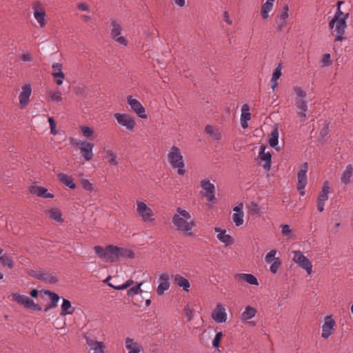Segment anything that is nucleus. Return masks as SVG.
I'll use <instances>...</instances> for the list:
<instances>
[{
  "label": "nucleus",
  "mask_w": 353,
  "mask_h": 353,
  "mask_svg": "<svg viewBox=\"0 0 353 353\" xmlns=\"http://www.w3.org/2000/svg\"><path fill=\"white\" fill-rule=\"evenodd\" d=\"M172 223L179 232L189 236L194 235L192 228L196 223L188 211L177 208L172 217Z\"/></svg>",
  "instance_id": "f257e3e1"
},
{
  "label": "nucleus",
  "mask_w": 353,
  "mask_h": 353,
  "mask_svg": "<svg viewBox=\"0 0 353 353\" xmlns=\"http://www.w3.org/2000/svg\"><path fill=\"white\" fill-rule=\"evenodd\" d=\"M168 159L170 165L174 169H177L179 175L185 174V163L181 150L176 146H172L168 154Z\"/></svg>",
  "instance_id": "f03ea898"
},
{
  "label": "nucleus",
  "mask_w": 353,
  "mask_h": 353,
  "mask_svg": "<svg viewBox=\"0 0 353 353\" xmlns=\"http://www.w3.org/2000/svg\"><path fill=\"white\" fill-rule=\"evenodd\" d=\"M110 23V35L112 38L119 44L126 46L128 45L127 39L121 36L123 30L121 22L116 19H111Z\"/></svg>",
  "instance_id": "7ed1b4c3"
},
{
  "label": "nucleus",
  "mask_w": 353,
  "mask_h": 353,
  "mask_svg": "<svg viewBox=\"0 0 353 353\" xmlns=\"http://www.w3.org/2000/svg\"><path fill=\"white\" fill-rule=\"evenodd\" d=\"M293 261L310 275L312 272V265L310 261L300 250L293 251Z\"/></svg>",
  "instance_id": "20e7f679"
},
{
  "label": "nucleus",
  "mask_w": 353,
  "mask_h": 353,
  "mask_svg": "<svg viewBox=\"0 0 353 353\" xmlns=\"http://www.w3.org/2000/svg\"><path fill=\"white\" fill-rule=\"evenodd\" d=\"M137 212L144 222L152 221L154 213L150 208L143 201H137Z\"/></svg>",
  "instance_id": "39448f33"
},
{
  "label": "nucleus",
  "mask_w": 353,
  "mask_h": 353,
  "mask_svg": "<svg viewBox=\"0 0 353 353\" xmlns=\"http://www.w3.org/2000/svg\"><path fill=\"white\" fill-rule=\"evenodd\" d=\"M34 19L39 23L41 28L46 26V12L42 4L39 1H35L32 6Z\"/></svg>",
  "instance_id": "423d86ee"
},
{
  "label": "nucleus",
  "mask_w": 353,
  "mask_h": 353,
  "mask_svg": "<svg viewBox=\"0 0 353 353\" xmlns=\"http://www.w3.org/2000/svg\"><path fill=\"white\" fill-rule=\"evenodd\" d=\"M114 118L117 119L118 123L123 127H125L128 130H133L135 126V121L134 118L128 114H114Z\"/></svg>",
  "instance_id": "0eeeda50"
},
{
  "label": "nucleus",
  "mask_w": 353,
  "mask_h": 353,
  "mask_svg": "<svg viewBox=\"0 0 353 353\" xmlns=\"http://www.w3.org/2000/svg\"><path fill=\"white\" fill-rule=\"evenodd\" d=\"M74 146L79 148L81 154L85 161H90L93 157L92 149L94 144L92 143L79 141L74 144Z\"/></svg>",
  "instance_id": "6e6552de"
},
{
  "label": "nucleus",
  "mask_w": 353,
  "mask_h": 353,
  "mask_svg": "<svg viewBox=\"0 0 353 353\" xmlns=\"http://www.w3.org/2000/svg\"><path fill=\"white\" fill-rule=\"evenodd\" d=\"M128 103L131 109L141 119H146L145 109L142 104L136 99H133L132 96L128 97Z\"/></svg>",
  "instance_id": "1a4fd4ad"
},
{
  "label": "nucleus",
  "mask_w": 353,
  "mask_h": 353,
  "mask_svg": "<svg viewBox=\"0 0 353 353\" xmlns=\"http://www.w3.org/2000/svg\"><path fill=\"white\" fill-rule=\"evenodd\" d=\"M32 93V88L30 84H26L21 87V91L19 96V108L23 109L30 101V97Z\"/></svg>",
  "instance_id": "9d476101"
},
{
  "label": "nucleus",
  "mask_w": 353,
  "mask_h": 353,
  "mask_svg": "<svg viewBox=\"0 0 353 353\" xmlns=\"http://www.w3.org/2000/svg\"><path fill=\"white\" fill-rule=\"evenodd\" d=\"M347 28L346 21L343 19H337L336 22L334 23L332 27H330L331 29L334 28V32H336L335 41H342L345 39L343 35L345 32V29Z\"/></svg>",
  "instance_id": "9b49d317"
},
{
  "label": "nucleus",
  "mask_w": 353,
  "mask_h": 353,
  "mask_svg": "<svg viewBox=\"0 0 353 353\" xmlns=\"http://www.w3.org/2000/svg\"><path fill=\"white\" fill-rule=\"evenodd\" d=\"M201 187L205 191V196L209 201L215 200V186L209 179L201 180Z\"/></svg>",
  "instance_id": "f8f14e48"
},
{
  "label": "nucleus",
  "mask_w": 353,
  "mask_h": 353,
  "mask_svg": "<svg viewBox=\"0 0 353 353\" xmlns=\"http://www.w3.org/2000/svg\"><path fill=\"white\" fill-rule=\"evenodd\" d=\"M336 325V322L332 316H327L325 318L324 323L322 325L321 336L324 339H327L332 334L334 327Z\"/></svg>",
  "instance_id": "ddd939ff"
},
{
  "label": "nucleus",
  "mask_w": 353,
  "mask_h": 353,
  "mask_svg": "<svg viewBox=\"0 0 353 353\" xmlns=\"http://www.w3.org/2000/svg\"><path fill=\"white\" fill-rule=\"evenodd\" d=\"M308 166L307 163H304L301 167L300 170L297 174V189L298 190H303L306 186L307 184V175L306 173L307 172Z\"/></svg>",
  "instance_id": "4468645a"
},
{
  "label": "nucleus",
  "mask_w": 353,
  "mask_h": 353,
  "mask_svg": "<svg viewBox=\"0 0 353 353\" xmlns=\"http://www.w3.org/2000/svg\"><path fill=\"white\" fill-rule=\"evenodd\" d=\"M266 146L262 144L259 148V158L261 161H264L265 163L263 167L265 170L269 171L271 167V158L272 155L270 152H265Z\"/></svg>",
  "instance_id": "2eb2a0df"
},
{
  "label": "nucleus",
  "mask_w": 353,
  "mask_h": 353,
  "mask_svg": "<svg viewBox=\"0 0 353 353\" xmlns=\"http://www.w3.org/2000/svg\"><path fill=\"white\" fill-rule=\"evenodd\" d=\"M212 319L219 323H225L227 320L225 309L221 304H217L212 313Z\"/></svg>",
  "instance_id": "dca6fc26"
},
{
  "label": "nucleus",
  "mask_w": 353,
  "mask_h": 353,
  "mask_svg": "<svg viewBox=\"0 0 353 353\" xmlns=\"http://www.w3.org/2000/svg\"><path fill=\"white\" fill-rule=\"evenodd\" d=\"M29 191L32 194L36 195L39 197L45 199L54 198V194L49 193L48 190L44 187L32 185L29 188Z\"/></svg>",
  "instance_id": "f3484780"
},
{
  "label": "nucleus",
  "mask_w": 353,
  "mask_h": 353,
  "mask_svg": "<svg viewBox=\"0 0 353 353\" xmlns=\"http://www.w3.org/2000/svg\"><path fill=\"white\" fill-rule=\"evenodd\" d=\"M52 75L54 79H56V83L58 85H61L65 78V74L62 72V65L59 63H56L52 65Z\"/></svg>",
  "instance_id": "a211bd4d"
},
{
  "label": "nucleus",
  "mask_w": 353,
  "mask_h": 353,
  "mask_svg": "<svg viewBox=\"0 0 353 353\" xmlns=\"http://www.w3.org/2000/svg\"><path fill=\"white\" fill-rule=\"evenodd\" d=\"M119 247L113 245H107L105 261L114 263L119 261Z\"/></svg>",
  "instance_id": "6ab92c4d"
},
{
  "label": "nucleus",
  "mask_w": 353,
  "mask_h": 353,
  "mask_svg": "<svg viewBox=\"0 0 353 353\" xmlns=\"http://www.w3.org/2000/svg\"><path fill=\"white\" fill-rule=\"evenodd\" d=\"M170 288L169 275L163 274L159 276V284L157 289L158 295L161 296L164 294L165 291L168 290Z\"/></svg>",
  "instance_id": "aec40b11"
},
{
  "label": "nucleus",
  "mask_w": 353,
  "mask_h": 353,
  "mask_svg": "<svg viewBox=\"0 0 353 353\" xmlns=\"http://www.w3.org/2000/svg\"><path fill=\"white\" fill-rule=\"evenodd\" d=\"M295 105L299 110L298 115L302 121H305L307 119L306 112L307 110V103L305 99H295Z\"/></svg>",
  "instance_id": "412c9836"
},
{
  "label": "nucleus",
  "mask_w": 353,
  "mask_h": 353,
  "mask_svg": "<svg viewBox=\"0 0 353 353\" xmlns=\"http://www.w3.org/2000/svg\"><path fill=\"white\" fill-rule=\"evenodd\" d=\"M214 231L218 233L217 239L224 243L225 246H228L234 243L233 238L230 234H226L225 230H221L220 228L216 227Z\"/></svg>",
  "instance_id": "4be33fe9"
},
{
  "label": "nucleus",
  "mask_w": 353,
  "mask_h": 353,
  "mask_svg": "<svg viewBox=\"0 0 353 353\" xmlns=\"http://www.w3.org/2000/svg\"><path fill=\"white\" fill-rule=\"evenodd\" d=\"M125 345L128 353H140L143 350L141 344L130 337L125 339Z\"/></svg>",
  "instance_id": "5701e85b"
},
{
  "label": "nucleus",
  "mask_w": 353,
  "mask_h": 353,
  "mask_svg": "<svg viewBox=\"0 0 353 353\" xmlns=\"http://www.w3.org/2000/svg\"><path fill=\"white\" fill-rule=\"evenodd\" d=\"M57 177L59 181L64 185L72 190L76 188V185L74 183L73 178L71 175L59 172L57 174Z\"/></svg>",
  "instance_id": "b1692460"
},
{
  "label": "nucleus",
  "mask_w": 353,
  "mask_h": 353,
  "mask_svg": "<svg viewBox=\"0 0 353 353\" xmlns=\"http://www.w3.org/2000/svg\"><path fill=\"white\" fill-rule=\"evenodd\" d=\"M235 279L238 281H244L251 285H257L259 284L257 279L251 274H236L235 275Z\"/></svg>",
  "instance_id": "393cba45"
},
{
  "label": "nucleus",
  "mask_w": 353,
  "mask_h": 353,
  "mask_svg": "<svg viewBox=\"0 0 353 353\" xmlns=\"http://www.w3.org/2000/svg\"><path fill=\"white\" fill-rule=\"evenodd\" d=\"M39 280L49 284H54L58 281L55 274L48 272H42L39 274Z\"/></svg>",
  "instance_id": "a878e982"
},
{
  "label": "nucleus",
  "mask_w": 353,
  "mask_h": 353,
  "mask_svg": "<svg viewBox=\"0 0 353 353\" xmlns=\"http://www.w3.org/2000/svg\"><path fill=\"white\" fill-rule=\"evenodd\" d=\"M174 281L178 286L183 288L184 291H189V288L190 286V282L185 277L182 276L180 274H176L174 277Z\"/></svg>",
  "instance_id": "bb28decb"
},
{
  "label": "nucleus",
  "mask_w": 353,
  "mask_h": 353,
  "mask_svg": "<svg viewBox=\"0 0 353 353\" xmlns=\"http://www.w3.org/2000/svg\"><path fill=\"white\" fill-rule=\"evenodd\" d=\"M274 0H267L265 3L262 5L261 14L263 19H266L269 17V12H270L273 8Z\"/></svg>",
  "instance_id": "cd10ccee"
},
{
  "label": "nucleus",
  "mask_w": 353,
  "mask_h": 353,
  "mask_svg": "<svg viewBox=\"0 0 353 353\" xmlns=\"http://www.w3.org/2000/svg\"><path fill=\"white\" fill-rule=\"evenodd\" d=\"M353 174V168L352 165H348L346 166L345 170L343 172V174L341 177V183L345 185H347L351 181V178Z\"/></svg>",
  "instance_id": "c85d7f7f"
},
{
  "label": "nucleus",
  "mask_w": 353,
  "mask_h": 353,
  "mask_svg": "<svg viewBox=\"0 0 353 353\" xmlns=\"http://www.w3.org/2000/svg\"><path fill=\"white\" fill-rule=\"evenodd\" d=\"M61 315L65 316L68 314H72L74 311V308L72 307L71 303L69 300L63 299L61 306Z\"/></svg>",
  "instance_id": "c756f323"
},
{
  "label": "nucleus",
  "mask_w": 353,
  "mask_h": 353,
  "mask_svg": "<svg viewBox=\"0 0 353 353\" xmlns=\"http://www.w3.org/2000/svg\"><path fill=\"white\" fill-rule=\"evenodd\" d=\"M330 187L327 181L323 183L322 190L319 193L318 200L319 201L325 202L328 200V194L330 192Z\"/></svg>",
  "instance_id": "7c9ffc66"
},
{
  "label": "nucleus",
  "mask_w": 353,
  "mask_h": 353,
  "mask_svg": "<svg viewBox=\"0 0 353 353\" xmlns=\"http://www.w3.org/2000/svg\"><path fill=\"white\" fill-rule=\"evenodd\" d=\"M349 17V13H344L341 11V8H336L334 17L329 22V27H332L337 19H343L347 21Z\"/></svg>",
  "instance_id": "2f4dec72"
},
{
  "label": "nucleus",
  "mask_w": 353,
  "mask_h": 353,
  "mask_svg": "<svg viewBox=\"0 0 353 353\" xmlns=\"http://www.w3.org/2000/svg\"><path fill=\"white\" fill-rule=\"evenodd\" d=\"M46 214L50 219L57 222H62V214L61 211L57 208H52L46 212Z\"/></svg>",
  "instance_id": "473e14b6"
},
{
  "label": "nucleus",
  "mask_w": 353,
  "mask_h": 353,
  "mask_svg": "<svg viewBox=\"0 0 353 353\" xmlns=\"http://www.w3.org/2000/svg\"><path fill=\"white\" fill-rule=\"evenodd\" d=\"M256 314V310L254 307L248 305L245 307L244 312L241 315L242 321H248L253 318Z\"/></svg>",
  "instance_id": "72a5a7b5"
},
{
  "label": "nucleus",
  "mask_w": 353,
  "mask_h": 353,
  "mask_svg": "<svg viewBox=\"0 0 353 353\" xmlns=\"http://www.w3.org/2000/svg\"><path fill=\"white\" fill-rule=\"evenodd\" d=\"M119 261L124 259H134L135 256L134 252L125 248L119 247Z\"/></svg>",
  "instance_id": "f704fd0d"
},
{
  "label": "nucleus",
  "mask_w": 353,
  "mask_h": 353,
  "mask_svg": "<svg viewBox=\"0 0 353 353\" xmlns=\"http://www.w3.org/2000/svg\"><path fill=\"white\" fill-rule=\"evenodd\" d=\"M0 263L3 266H6L9 268H12L14 267V261L8 253H3L0 256Z\"/></svg>",
  "instance_id": "c9c22d12"
},
{
  "label": "nucleus",
  "mask_w": 353,
  "mask_h": 353,
  "mask_svg": "<svg viewBox=\"0 0 353 353\" xmlns=\"http://www.w3.org/2000/svg\"><path fill=\"white\" fill-rule=\"evenodd\" d=\"M205 131L215 140H219L221 137V133L219 130L212 125H208L205 128Z\"/></svg>",
  "instance_id": "e433bc0d"
},
{
  "label": "nucleus",
  "mask_w": 353,
  "mask_h": 353,
  "mask_svg": "<svg viewBox=\"0 0 353 353\" xmlns=\"http://www.w3.org/2000/svg\"><path fill=\"white\" fill-rule=\"evenodd\" d=\"M105 157L108 159V162L110 164L113 165H118V161H117V154L112 152V150H106L105 151Z\"/></svg>",
  "instance_id": "4c0bfd02"
},
{
  "label": "nucleus",
  "mask_w": 353,
  "mask_h": 353,
  "mask_svg": "<svg viewBox=\"0 0 353 353\" xmlns=\"http://www.w3.org/2000/svg\"><path fill=\"white\" fill-rule=\"evenodd\" d=\"M279 142V131L277 129H274L270 134L269 139V144L271 147L274 148Z\"/></svg>",
  "instance_id": "58836bf2"
},
{
  "label": "nucleus",
  "mask_w": 353,
  "mask_h": 353,
  "mask_svg": "<svg viewBox=\"0 0 353 353\" xmlns=\"http://www.w3.org/2000/svg\"><path fill=\"white\" fill-rule=\"evenodd\" d=\"M11 296L12 301H16L17 303L23 306L26 304V301L29 298L27 296L19 294L17 293H12Z\"/></svg>",
  "instance_id": "ea45409f"
},
{
  "label": "nucleus",
  "mask_w": 353,
  "mask_h": 353,
  "mask_svg": "<svg viewBox=\"0 0 353 353\" xmlns=\"http://www.w3.org/2000/svg\"><path fill=\"white\" fill-rule=\"evenodd\" d=\"M94 250L100 259L105 261V257L107 256V246L103 248L100 245H96L94 247Z\"/></svg>",
  "instance_id": "a19ab883"
},
{
  "label": "nucleus",
  "mask_w": 353,
  "mask_h": 353,
  "mask_svg": "<svg viewBox=\"0 0 353 353\" xmlns=\"http://www.w3.org/2000/svg\"><path fill=\"white\" fill-rule=\"evenodd\" d=\"M250 119H251V114L250 112V107L247 103H245V104L243 105V106L241 108V119L250 121Z\"/></svg>",
  "instance_id": "79ce46f5"
},
{
  "label": "nucleus",
  "mask_w": 353,
  "mask_h": 353,
  "mask_svg": "<svg viewBox=\"0 0 353 353\" xmlns=\"http://www.w3.org/2000/svg\"><path fill=\"white\" fill-rule=\"evenodd\" d=\"M24 307L32 310L40 311L41 310V306L35 303L34 301L30 298H28V299L26 301Z\"/></svg>",
  "instance_id": "37998d69"
},
{
  "label": "nucleus",
  "mask_w": 353,
  "mask_h": 353,
  "mask_svg": "<svg viewBox=\"0 0 353 353\" xmlns=\"http://www.w3.org/2000/svg\"><path fill=\"white\" fill-rule=\"evenodd\" d=\"M244 213H234L232 214V220L236 226H240L243 223Z\"/></svg>",
  "instance_id": "c03bdc74"
},
{
  "label": "nucleus",
  "mask_w": 353,
  "mask_h": 353,
  "mask_svg": "<svg viewBox=\"0 0 353 353\" xmlns=\"http://www.w3.org/2000/svg\"><path fill=\"white\" fill-rule=\"evenodd\" d=\"M134 283V281L132 279L128 280L125 283L120 285H114L112 283H108V285L114 290H121L128 288Z\"/></svg>",
  "instance_id": "a18cd8bd"
},
{
  "label": "nucleus",
  "mask_w": 353,
  "mask_h": 353,
  "mask_svg": "<svg viewBox=\"0 0 353 353\" xmlns=\"http://www.w3.org/2000/svg\"><path fill=\"white\" fill-rule=\"evenodd\" d=\"M45 294H48L50 299H51V304L52 307H57V303L59 300V296L57 294L50 292L49 290L45 291Z\"/></svg>",
  "instance_id": "49530a36"
},
{
  "label": "nucleus",
  "mask_w": 353,
  "mask_h": 353,
  "mask_svg": "<svg viewBox=\"0 0 353 353\" xmlns=\"http://www.w3.org/2000/svg\"><path fill=\"white\" fill-rule=\"evenodd\" d=\"M276 254V250H275V249H272L269 252H268V254L265 256V263L272 264L274 261L275 259L277 258V257H275Z\"/></svg>",
  "instance_id": "de8ad7c7"
},
{
  "label": "nucleus",
  "mask_w": 353,
  "mask_h": 353,
  "mask_svg": "<svg viewBox=\"0 0 353 353\" xmlns=\"http://www.w3.org/2000/svg\"><path fill=\"white\" fill-rule=\"evenodd\" d=\"M276 254V250H275V249H272L269 252H268V254L265 256V263L272 264L274 261L275 259L277 258V257H275Z\"/></svg>",
  "instance_id": "09e8293b"
},
{
  "label": "nucleus",
  "mask_w": 353,
  "mask_h": 353,
  "mask_svg": "<svg viewBox=\"0 0 353 353\" xmlns=\"http://www.w3.org/2000/svg\"><path fill=\"white\" fill-rule=\"evenodd\" d=\"M288 12H289L288 5V4H285L282 7L281 12L280 13H279L277 17L279 19H283V20H285V21H288V19L289 17Z\"/></svg>",
  "instance_id": "8fccbe9b"
},
{
  "label": "nucleus",
  "mask_w": 353,
  "mask_h": 353,
  "mask_svg": "<svg viewBox=\"0 0 353 353\" xmlns=\"http://www.w3.org/2000/svg\"><path fill=\"white\" fill-rule=\"evenodd\" d=\"M49 94L51 100L53 101L60 102L63 99L62 94L60 91H51Z\"/></svg>",
  "instance_id": "3c124183"
},
{
  "label": "nucleus",
  "mask_w": 353,
  "mask_h": 353,
  "mask_svg": "<svg viewBox=\"0 0 353 353\" xmlns=\"http://www.w3.org/2000/svg\"><path fill=\"white\" fill-rule=\"evenodd\" d=\"M281 265V261L279 258L275 259L274 261L271 264L270 270L272 273L276 274Z\"/></svg>",
  "instance_id": "603ef678"
},
{
  "label": "nucleus",
  "mask_w": 353,
  "mask_h": 353,
  "mask_svg": "<svg viewBox=\"0 0 353 353\" xmlns=\"http://www.w3.org/2000/svg\"><path fill=\"white\" fill-rule=\"evenodd\" d=\"M85 341L90 350H92L101 343V341H96L94 337L85 336Z\"/></svg>",
  "instance_id": "864d4df0"
},
{
  "label": "nucleus",
  "mask_w": 353,
  "mask_h": 353,
  "mask_svg": "<svg viewBox=\"0 0 353 353\" xmlns=\"http://www.w3.org/2000/svg\"><path fill=\"white\" fill-rule=\"evenodd\" d=\"M321 63H322V65H321L322 67L328 66L332 63V61L331 60L330 54L326 53V54H323L322 59H321Z\"/></svg>",
  "instance_id": "5fc2aeb1"
},
{
  "label": "nucleus",
  "mask_w": 353,
  "mask_h": 353,
  "mask_svg": "<svg viewBox=\"0 0 353 353\" xmlns=\"http://www.w3.org/2000/svg\"><path fill=\"white\" fill-rule=\"evenodd\" d=\"M293 90L296 94V99H305L306 97V92L301 88L296 86Z\"/></svg>",
  "instance_id": "6e6d98bb"
},
{
  "label": "nucleus",
  "mask_w": 353,
  "mask_h": 353,
  "mask_svg": "<svg viewBox=\"0 0 353 353\" xmlns=\"http://www.w3.org/2000/svg\"><path fill=\"white\" fill-rule=\"evenodd\" d=\"M287 21L279 19L276 21L275 27L277 31L281 32L286 26Z\"/></svg>",
  "instance_id": "4d7b16f0"
},
{
  "label": "nucleus",
  "mask_w": 353,
  "mask_h": 353,
  "mask_svg": "<svg viewBox=\"0 0 353 353\" xmlns=\"http://www.w3.org/2000/svg\"><path fill=\"white\" fill-rule=\"evenodd\" d=\"M81 130L83 135L86 138L90 137L94 133V131L90 127L85 125L81 126Z\"/></svg>",
  "instance_id": "13d9d810"
},
{
  "label": "nucleus",
  "mask_w": 353,
  "mask_h": 353,
  "mask_svg": "<svg viewBox=\"0 0 353 353\" xmlns=\"http://www.w3.org/2000/svg\"><path fill=\"white\" fill-rule=\"evenodd\" d=\"M142 283H139L137 285H134L130 288L128 290V296H133L134 294H137L140 291L141 292V290H140V287L141 286Z\"/></svg>",
  "instance_id": "bf43d9fd"
},
{
  "label": "nucleus",
  "mask_w": 353,
  "mask_h": 353,
  "mask_svg": "<svg viewBox=\"0 0 353 353\" xmlns=\"http://www.w3.org/2000/svg\"><path fill=\"white\" fill-rule=\"evenodd\" d=\"M81 184L82 187L88 191H92L94 189L93 184L88 179H81Z\"/></svg>",
  "instance_id": "052dcab7"
},
{
  "label": "nucleus",
  "mask_w": 353,
  "mask_h": 353,
  "mask_svg": "<svg viewBox=\"0 0 353 353\" xmlns=\"http://www.w3.org/2000/svg\"><path fill=\"white\" fill-rule=\"evenodd\" d=\"M281 70H282V65H281V63H279L278 65V66L275 68L273 74H272V80H277L280 78V77L281 76Z\"/></svg>",
  "instance_id": "680f3d73"
},
{
  "label": "nucleus",
  "mask_w": 353,
  "mask_h": 353,
  "mask_svg": "<svg viewBox=\"0 0 353 353\" xmlns=\"http://www.w3.org/2000/svg\"><path fill=\"white\" fill-rule=\"evenodd\" d=\"M222 336H223V334L221 332H219L216 334V336L212 341L213 347H219V343H220Z\"/></svg>",
  "instance_id": "e2e57ef3"
},
{
  "label": "nucleus",
  "mask_w": 353,
  "mask_h": 353,
  "mask_svg": "<svg viewBox=\"0 0 353 353\" xmlns=\"http://www.w3.org/2000/svg\"><path fill=\"white\" fill-rule=\"evenodd\" d=\"M48 122H49V125H50V132L55 135L57 134V132L56 130V122L54 121V119L52 118V117H49L48 118Z\"/></svg>",
  "instance_id": "0e129e2a"
},
{
  "label": "nucleus",
  "mask_w": 353,
  "mask_h": 353,
  "mask_svg": "<svg viewBox=\"0 0 353 353\" xmlns=\"http://www.w3.org/2000/svg\"><path fill=\"white\" fill-rule=\"evenodd\" d=\"M249 208L253 214H260V208L256 203L252 202L250 205Z\"/></svg>",
  "instance_id": "69168bd1"
},
{
  "label": "nucleus",
  "mask_w": 353,
  "mask_h": 353,
  "mask_svg": "<svg viewBox=\"0 0 353 353\" xmlns=\"http://www.w3.org/2000/svg\"><path fill=\"white\" fill-rule=\"evenodd\" d=\"M185 315L188 318L189 321H191L194 316V310L189 305H186L184 309Z\"/></svg>",
  "instance_id": "338daca9"
},
{
  "label": "nucleus",
  "mask_w": 353,
  "mask_h": 353,
  "mask_svg": "<svg viewBox=\"0 0 353 353\" xmlns=\"http://www.w3.org/2000/svg\"><path fill=\"white\" fill-rule=\"evenodd\" d=\"M105 345L103 342L101 343V344L98 345L97 347L93 348L92 350L94 351L93 353H105L104 352Z\"/></svg>",
  "instance_id": "774afa93"
}]
</instances>
